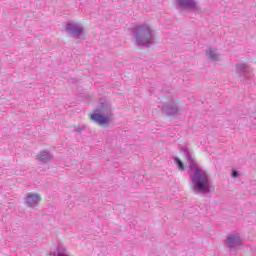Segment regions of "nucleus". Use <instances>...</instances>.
Segmentation results:
<instances>
[{
	"label": "nucleus",
	"instance_id": "obj_1",
	"mask_svg": "<svg viewBox=\"0 0 256 256\" xmlns=\"http://www.w3.org/2000/svg\"><path fill=\"white\" fill-rule=\"evenodd\" d=\"M180 151L185 155L188 161V175L192 191L194 193H209L211 191V182L209 181V174L197 164V160L191 156L187 146H183Z\"/></svg>",
	"mask_w": 256,
	"mask_h": 256
},
{
	"label": "nucleus",
	"instance_id": "obj_2",
	"mask_svg": "<svg viewBox=\"0 0 256 256\" xmlns=\"http://www.w3.org/2000/svg\"><path fill=\"white\" fill-rule=\"evenodd\" d=\"M131 31L138 47H151V45H155V30L149 24L136 25Z\"/></svg>",
	"mask_w": 256,
	"mask_h": 256
},
{
	"label": "nucleus",
	"instance_id": "obj_3",
	"mask_svg": "<svg viewBox=\"0 0 256 256\" xmlns=\"http://www.w3.org/2000/svg\"><path fill=\"white\" fill-rule=\"evenodd\" d=\"M113 117V110L111 109V103L104 102L101 104L100 108L95 110L90 116L91 121L97 123V125H107V123L111 122V118Z\"/></svg>",
	"mask_w": 256,
	"mask_h": 256
},
{
	"label": "nucleus",
	"instance_id": "obj_4",
	"mask_svg": "<svg viewBox=\"0 0 256 256\" xmlns=\"http://www.w3.org/2000/svg\"><path fill=\"white\" fill-rule=\"evenodd\" d=\"M235 73L241 77L244 81H251L253 79V69L249 67L246 63H237L235 64Z\"/></svg>",
	"mask_w": 256,
	"mask_h": 256
},
{
	"label": "nucleus",
	"instance_id": "obj_5",
	"mask_svg": "<svg viewBox=\"0 0 256 256\" xmlns=\"http://www.w3.org/2000/svg\"><path fill=\"white\" fill-rule=\"evenodd\" d=\"M225 244L230 248V251H237L243 245V240L239 234L232 233L227 236Z\"/></svg>",
	"mask_w": 256,
	"mask_h": 256
},
{
	"label": "nucleus",
	"instance_id": "obj_6",
	"mask_svg": "<svg viewBox=\"0 0 256 256\" xmlns=\"http://www.w3.org/2000/svg\"><path fill=\"white\" fill-rule=\"evenodd\" d=\"M65 31L68 35H72L75 39H81V35H83V25L79 23L68 22L65 26Z\"/></svg>",
	"mask_w": 256,
	"mask_h": 256
},
{
	"label": "nucleus",
	"instance_id": "obj_7",
	"mask_svg": "<svg viewBox=\"0 0 256 256\" xmlns=\"http://www.w3.org/2000/svg\"><path fill=\"white\" fill-rule=\"evenodd\" d=\"M159 107H161L163 113L166 115H177V113H179V107L173 98H169L168 101Z\"/></svg>",
	"mask_w": 256,
	"mask_h": 256
},
{
	"label": "nucleus",
	"instance_id": "obj_8",
	"mask_svg": "<svg viewBox=\"0 0 256 256\" xmlns=\"http://www.w3.org/2000/svg\"><path fill=\"white\" fill-rule=\"evenodd\" d=\"M24 201L27 207H30L31 209H35V207H38L39 203H41V195L37 193L29 192L26 194Z\"/></svg>",
	"mask_w": 256,
	"mask_h": 256
},
{
	"label": "nucleus",
	"instance_id": "obj_9",
	"mask_svg": "<svg viewBox=\"0 0 256 256\" xmlns=\"http://www.w3.org/2000/svg\"><path fill=\"white\" fill-rule=\"evenodd\" d=\"M175 2L180 9H187L188 11L197 9V0H175Z\"/></svg>",
	"mask_w": 256,
	"mask_h": 256
},
{
	"label": "nucleus",
	"instance_id": "obj_10",
	"mask_svg": "<svg viewBox=\"0 0 256 256\" xmlns=\"http://www.w3.org/2000/svg\"><path fill=\"white\" fill-rule=\"evenodd\" d=\"M206 57H208V59L214 63H219V61H221V55L215 48H210L208 51H206Z\"/></svg>",
	"mask_w": 256,
	"mask_h": 256
},
{
	"label": "nucleus",
	"instance_id": "obj_11",
	"mask_svg": "<svg viewBox=\"0 0 256 256\" xmlns=\"http://www.w3.org/2000/svg\"><path fill=\"white\" fill-rule=\"evenodd\" d=\"M37 160L40 161V163H49L51 159H53V155L50 154L49 151L43 150L37 154Z\"/></svg>",
	"mask_w": 256,
	"mask_h": 256
},
{
	"label": "nucleus",
	"instance_id": "obj_12",
	"mask_svg": "<svg viewBox=\"0 0 256 256\" xmlns=\"http://www.w3.org/2000/svg\"><path fill=\"white\" fill-rule=\"evenodd\" d=\"M174 163L179 171H185V164H183V161H181V159H179L178 157H175Z\"/></svg>",
	"mask_w": 256,
	"mask_h": 256
},
{
	"label": "nucleus",
	"instance_id": "obj_13",
	"mask_svg": "<svg viewBox=\"0 0 256 256\" xmlns=\"http://www.w3.org/2000/svg\"><path fill=\"white\" fill-rule=\"evenodd\" d=\"M232 177H234V178H235V177H239V172H237V171L234 170V171L232 172Z\"/></svg>",
	"mask_w": 256,
	"mask_h": 256
},
{
	"label": "nucleus",
	"instance_id": "obj_14",
	"mask_svg": "<svg viewBox=\"0 0 256 256\" xmlns=\"http://www.w3.org/2000/svg\"><path fill=\"white\" fill-rule=\"evenodd\" d=\"M75 131H77L79 133V132H81V128H76Z\"/></svg>",
	"mask_w": 256,
	"mask_h": 256
}]
</instances>
